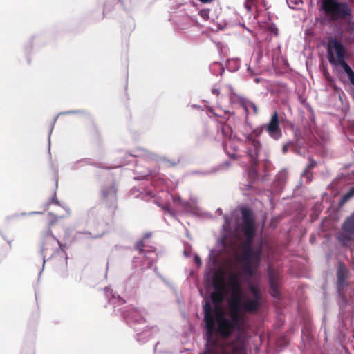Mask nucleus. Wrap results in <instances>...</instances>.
<instances>
[{"instance_id":"f257e3e1","label":"nucleus","mask_w":354,"mask_h":354,"mask_svg":"<svg viewBox=\"0 0 354 354\" xmlns=\"http://www.w3.org/2000/svg\"><path fill=\"white\" fill-rule=\"evenodd\" d=\"M230 285L232 290L230 300V314L229 317L222 316L218 324V330L224 338H232L239 352H245L247 349V342L250 337L248 319L244 313H254L260 306L259 290L253 286H250L253 293L252 298L243 297L245 295L241 284L236 274L229 276Z\"/></svg>"},{"instance_id":"f03ea898","label":"nucleus","mask_w":354,"mask_h":354,"mask_svg":"<svg viewBox=\"0 0 354 354\" xmlns=\"http://www.w3.org/2000/svg\"><path fill=\"white\" fill-rule=\"evenodd\" d=\"M319 11L322 13L316 17L322 26L332 28L337 39L351 44L354 39V11L350 0H319Z\"/></svg>"},{"instance_id":"7ed1b4c3","label":"nucleus","mask_w":354,"mask_h":354,"mask_svg":"<svg viewBox=\"0 0 354 354\" xmlns=\"http://www.w3.org/2000/svg\"><path fill=\"white\" fill-rule=\"evenodd\" d=\"M280 120L277 111H274L272 114L268 123L259 126L254 129L252 134L245 136L248 142L246 148V154L249 158L250 166L248 167L247 172L250 181L243 185L245 188L244 190H251L253 188L252 183L259 178V174L258 171L259 166V153L261 149L262 145L257 137L260 136L263 130L266 129L268 135L275 140H279L281 136L280 129Z\"/></svg>"},{"instance_id":"20e7f679","label":"nucleus","mask_w":354,"mask_h":354,"mask_svg":"<svg viewBox=\"0 0 354 354\" xmlns=\"http://www.w3.org/2000/svg\"><path fill=\"white\" fill-rule=\"evenodd\" d=\"M106 297L109 304L114 307V313H120L127 324L136 333V338L140 344L146 343L152 336L157 333L158 328L156 326L149 327L145 318V309L134 306H127L123 308H117L125 304L126 301L122 298L110 287L104 288Z\"/></svg>"},{"instance_id":"39448f33","label":"nucleus","mask_w":354,"mask_h":354,"mask_svg":"<svg viewBox=\"0 0 354 354\" xmlns=\"http://www.w3.org/2000/svg\"><path fill=\"white\" fill-rule=\"evenodd\" d=\"M326 57L333 67L339 68L336 73L341 82L354 88V70L348 62L349 53L346 45L336 37H328Z\"/></svg>"},{"instance_id":"423d86ee","label":"nucleus","mask_w":354,"mask_h":354,"mask_svg":"<svg viewBox=\"0 0 354 354\" xmlns=\"http://www.w3.org/2000/svg\"><path fill=\"white\" fill-rule=\"evenodd\" d=\"M351 272L348 268L342 261H338L336 269V288L337 294V304L341 309L346 308L349 297L353 294V289L348 281Z\"/></svg>"},{"instance_id":"0eeeda50","label":"nucleus","mask_w":354,"mask_h":354,"mask_svg":"<svg viewBox=\"0 0 354 354\" xmlns=\"http://www.w3.org/2000/svg\"><path fill=\"white\" fill-rule=\"evenodd\" d=\"M223 253V249L212 248L209 250L206 259V268L205 272V279L212 283L215 288L220 281L218 273L220 267V257Z\"/></svg>"},{"instance_id":"6e6552de","label":"nucleus","mask_w":354,"mask_h":354,"mask_svg":"<svg viewBox=\"0 0 354 354\" xmlns=\"http://www.w3.org/2000/svg\"><path fill=\"white\" fill-rule=\"evenodd\" d=\"M203 311L204 314L203 322H205L203 338L205 340V349L201 354H214V349L209 347V344H214L213 329L215 324V317L211 312V304L209 301H203Z\"/></svg>"},{"instance_id":"1a4fd4ad","label":"nucleus","mask_w":354,"mask_h":354,"mask_svg":"<svg viewBox=\"0 0 354 354\" xmlns=\"http://www.w3.org/2000/svg\"><path fill=\"white\" fill-rule=\"evenodd\" d=\"M243 272L248 277H252L254 270L253 265L259 266L262 259V249L261 245L254 247H244L241 256Z\"/></svg>"},{"instance_id":"9d476101","label":"nucleus","mask_w":354,"mask_h":354,"mask_svg":"<svg viewBox=\"0 0 354 354\" xmlns=\"http://www.w3.org/2000/svg\"><path fill=\"white\" fill-rule=\"evenodd\" d=\"M142 158L147 160H154V161H162L166 163L167 167H175L179 162L180 160H171L166 157L160 156L155 153H153L146 149L138 147L131 151V153L127 155L126 158H124L123 164H134L136 162V158Z\"/></svg>"},{"instance_id":"9b49d317","label":"nucleus","mask_w":354,"mask_h":354,"mask_svg":"<svg viewBox=\"0 0 354 354\" xmlns=\"http://www.w3.org/2000/svg\"><path fill=\"white\" fill-rule=\"evenodd\" d=\"M306 144L312 145H320L319 141L314 138L313 140H310V138L304 136L303 131L301 129H297L294 131V138L292 140H289L282 147V153H286L289 149H291L295 153L301 154V148L304 147Z\"/></svg>"},{"instance_id":"f8f14e48","label":"nucleus","mask_w":354,"mask_h":354,"mask_svg":"<svg viewBox=\"0 0 354 354\" xmlns=\"http://www.w3.org/2000/svg\"><path fill=\"white\" fill-rule=\"evenodd\" d=\"M46 236L47 238V241H54V242H56L59 245V248L57 249H56V250L50 254L48 259L55 257L57 254H61L62 255V257H63V268H60V270H59V274L62 278L65 279L68 277V270L67 268L68 255H67V253L66 252V251L64 250V248H66V243L64 244L62 242H60L59 240L57 239V237L53 235L50 228H48L46 231Z\"/></svg>"},{"instance_id":"ddd939ff","label":"nucleus","mask_w":354,"mask_h":354,"mask_svg":"<svg viewBox=\"0 0 354 354\" xmlns=\"http://www.w3.org/2000/svg\"><path fill=\"white\" fill-rule=\"evenodd\" d=\"M101 194L102 198L109 207L116 208L117 188L113 179L108 184L102 186Z\"/></svg>"},{"instance_id":"4468645a","label":"nucleus","mask_w":354,"mask_h":354,"mask_svg":"<svg viewBox=\"0 0 354 354\" xmlns=\"http://www.w3.org/2000/svg\"><path fill=\"white\" fill-rule=\"evenodd\" d=\"M354 236V225L348 220L342 224V232L337 235V239L342 246L349 247Z\"/></svg>"},{"instance_id":"2eb2a0df","label":"nucleus","mask_w":354,"mask_h":354,"mask_svg":"<svg viewBox=\"0 0 354 354\" xmlns=\"http://www.w3.org/2000/svg\"><path fill=\"white\" fill-rule=\"evenodd\" d=\"M43 237V242L41 243L39 253L43 259V264H42V268L40 270L39 273L38 280L40 279L41 274L43 272V270L44 269L45 263L46 261V257L47 255V252L48 250H51L55 248V243L54 241H47V238L46 236V231L43 233L42 235Z\"/></svg>"},{"instance_id":"dca6fc26","label":"nucleus","mask_w":354,"mask_h":354,"mask_svg":"<svg viewBox=\"0 0 354 354\" xmlns=\"http://www.w3.org/2000/svg\"><path fill=\"white\" fill-rule=\"evenodd\" d=\"M241 213L242 218L241 228L254 227L253 213L251 209L248 207H243L241 209Z\"/></svg>"},{"instance_id":"f3484780","label":"nucleus","mask_w":354,"mask_h":354,"mask_svg":"<svg viewBox=\"0 0 354 354\" xmlns=\"http://www.w3.org/2000/svg\"><path fill=\"white\" fill-rule=\"evenodd\" d=\"M241 230L245 236V239L243 243L244 247H253V242L255 235V227H243Z\"/></svg>"},{"instance_id":"a211bd4d","label":"nucleus","mask_w":354,"mask_h":354,"mask_svg":"<svg viewBox=\"0 0 354 354\" xmlns=\"http://www.w3.org/2000/svg\"><path fill=\"white\" fill-rule=\"evenodd\" d=\"M141 189L134 187L131 189V194L134 195L135 197H140L144 201H148L154 197V194L151 190L144 192L141 191Z\"/></svg>"},{"instance_id":"6ab92c4d","label":"nucleus","mask_w":354,"mask_h":354,"mask_svg":"<svg viewBox=\"0 0 354 354\" xmlns=\"http://www.w3.org/2000/svg\"><path fill=\"white\" fill-rule=\"evenodd\" d=\"M133 174H135L134 179L136 180H145L146 178L149 176L151 174V171L148 168H142L140 166H136V169L133 170Z\"/></svg>"},{"instance_id":"aec40b11","label":"nucleus","mask_w":354,"mask_h":354,"mask_svg":"<svg viewBox=\"0 0 354 354\" xmlns=\"http://www.w3.org/2000/svg\"><path fill=\"white\" fill-rule=\"evenodd\" d=\"M37 37L32 35L31 36L27 41L25 43L24 46V52L26 57V61L28 64H30V55L32 53L33 48H34V41L36 39Z\"/></svg>"},{"instance_id":"412c9836","label":"nucleus","mask_w":354,"mask_h":354,"mask_svg":"<svg viewBox=\"0 0 354 354\" xmlns=\"http://www.w3.org/2000/svg\"><path fill=\"white\" fill-rule=\"evenodd\" d=\"M223 147L225 153L232 159H236L237 156L236 154V151H238V147L234 145L232 142H230L229 143H223Z\"/></svg>"},{"instance_id":"4be33fe9","label":"nucleus","mask_w":354,"mask_h":354,"mask_svg":"<svg viewBox=\"0 0 354 354\" xmlns=\"http://www.w3.org/2000/svg\"><path fill=\"white\" fill-rule=\"evenodd\" d=\"M354 197V186H351L348 190L342 194L339 198L337 206L339 208L342 207L348 201Z\"/></svg>"},{"instance_id":"5701e85b","label":"nucleus","mask_w":354,"mask_h":354,"mask_svg":"<svg viewBox=\"0 0 354 354\" xmlns=\"http://www.w3.org/2000/svg\"><path fill=\"white\" fill-rule=\"evenodd\" d=\"M286 182V176L284 173H279L273 183L274 189L277 192H281Z\"/></svg>"},{"instance_id":"b1692460","label":"nucleus","mask_w":354,"mask_h":354,"mask_svg":"<svg viewBox=\"0 0 354 354\" xmlns=\"http://www.w3.org/2000/svg\"><path fill=\"white\" fill-rule=\"evenodd\" d=\"M316 165H317V162L312 158L310 159L307 167L305 168V169L301 173V178H306V182H308V183L310 182L312 180V174H310L309 171L310 169H313Z\"/></svg>"},{"instance_id":"393cba45","label":"nucleus","mask_w":354,"mask_h":354,"mask_svg":"<svg viewBox=\"0 0 354 354\" xmlns=\"http://www.w3.org/2000/svg\"><path fill=\"white\" fill-rule=\"evenodd\" d=\"M89 160L86 158L78 160L75 162H71L68 165V167L70 170L75 171L84 167L85 165H89Z\"/></svg>"},{"instance_id":"a878e982","label":"nucleus","mask_w":354,"mask_h":354,"mask_svg":"<svg viewBox=\"0 0 354 354\" xmlns=\"http://www.w3.org/2000/svg\"><path fill=\"white\" fill-rule=\"evenodd\" d=\"M240 68V59L238 58L229 59L226 64V68L230 72H236Z\"/></svg>"},{"instance_id":"bb28decb","label":"nucleus","mask_w":354,"mask_h":354,"mask_svg":"<svg viewBox=\"0 0 354 354\" xmlns=\"http://www.w3.org/2000/svg\"><path fill=\"white\" fill-rule=\"evenodd\" d=\"M209 70L213 75L216 76L221 75L225 71L223 64L218 62L212 63L209 66Z\"/></svg>"},{"instance_id":"cd10ccee","label":"nucleus","mask_w":354,"mask_h":354,"mask_svg":"<svg viewBox=\"0 0 354 354\" xmlns=\"http://www.w3.org/2000/svg\"><path fill=\"white\" fill-rule=\"evenodd\" d=\"M239 100H240L241 104L244 108V109L245 110L246 112H248V108L251 107L253 109L254 113L255 114L257 113V106L252 101H250V100H249L245 97H242L239 98Z\"/></svg>"},{"instance_id":"c85d7f7f","label":"nucleus","mask_w":354,"mask_h":354,"mask_svg":"<svg viewBox=\"0 0 354 354\" xmlns=\"http://www.w3.org/2000/svg\"><path fill=\"white\" fill-rule=\"evenodd\" d=\"M218 131H221L222 135L225 138H228L233 132L232 127L225 123H221L220 126L218 127Z\"/></svg>"},{"instance_id":"c756f323","label":"nucleus","mask_w":354,"mask_h":354,"mask_svg":"<svg viewBox=\"0 0 354 354\" xmlns=\"http://www.w3.org/2000/svg\"><path fill=\"white\" fill-rule=\"evenodd\" d=\"M276 344L278 348H282L288 345L289 339L286 335L283 334L277 337Z\"/></svg>"},{"instance_id":"7c9ffc66","label":"nucleus","mask_w":354,"mask_h":354,"mask_svg":"<svg viewBox=\"0 0 354 354\" xmlns=\"http://www.w3.org/2000/svg\"><path fill=\"white\" fill-rule=\"evenodd\" d=\"M59 116V115H58V114H57L53 118V122H52L51 125H50V128L49 129V132H48V153H49V156H50V158H51V153H50V135H51V133L53 132V128H54V125L56 123L57 120Z\"/></svg>"},{"instance_id":"2f4dec72","label":"nucleus","mask_w":354,"mask_h":354,"mask_svg":"<svg viewBox=\"0 0 354 354\" xmlns=\"http://www.w3.org/2000/svg\"><path fill=\"white\" fill-rule=\"evenodd\" d=\"M71 114L87 115L88 113L84 110H70V111L59 112L58 113V115H71Z\"/></svg>"},{"instance_id":"473e14b6","label":"nucleus","mask_w":354,"mask_h":354,"mask_svg":"<svg viewBox=\"0 0 354 354\" xmlns=\"http://www.w3.org/2000/svg\"><path fill=\"white\" fill-rule=\"evenodd\" d=\"M231 165L230 161L226 160L221 164H220L218 167L212 169V172H216L219 170H225L227 169Z\"/></svg>"},{"instance_id":"72a5a7b5","label":"nucleus","mask_w":354,"mask_h":354,"mask_svg":"<svg viewBox=\"0 0 354 354\" xmlns=\"http://www.w3.org/2000/svg\"><path fill=\"white\" fill-rule=\"evenodd\" d=\"M180 205L183 207V209L189 212H192L195 207L191 205V203L188 201H183L180 202Z\"/></svg>"},{"instance_id":"f704fd0d","label":"nucleus","mask_w":354,"mask_h":354,"mask_svg":"<svg viewBox=\"0 0 354 354\" xmlns=\"http://www.w3.org/2000/svg\"><path fill=\"white\" fill-rule=\"evenodd\" d=\"M225 239L226 236L223 234L222 236L218 238L216 241V246H220L219 249H223V252L225 250Z\"/></svg>"},{"instance_id":"c9c22d12","label":"nucleus","mask_w":354,"mask_h":354,"mask_svg":"<svg viewBox=\"0 0 354 354\" xmlns=\"http://www.w3.org/2000/svg\"><path fill=\"white\" fill-rule=\"evenodd\" d=\"M81 235H85L86 236V238H88V237H91V238H93V239H96V238H98V237H100L101 235L100 234H97V235H94V236H91V233H88L87 232H78L76 233V234L75 235V239H80L81 238Z\"/></svg>"},{"instance_id":"e433bc0d","label":"nucleus","mask_w":354,"mask_h":354,"mask_svg":"<svg viewBox=\"0 0 354 354\" xmlns=\"http://www.w3.org/2000/svg\"><path fill=\"white\" fill-rule=\"evenodd\" d=\"M165 212L169 213L171 215H173L174 213L171 209V204L169 203H166L164 205H158Z\"/></svg>"},{"instance_id":"4c0bfd02","label":"nucleus","mask_w":354,"mask_h":354,"mask_svg":"<svg viewBox=\"0 0 354 354\" xmlns=\"http://www.w3.org/2000/svg\"><path fill=\"white\" fill-rule=\"evenodd\" d=\"M209 9H201L198 14L204 20H207L209 19Z\"/></svg>"},{"instance_id":"58836bf2","label":"nucleus","mask_w":354,"mask_h":354,"mask_svg":"<svg viewBox=\"0 0 354 354\" xmlns=\"http://www.w3.org/2000/svg\"><path fill=\"white\" fill-rule=\"evenodd\" d=\"M28 216V212H21V214H14L12 215L8 216L6 217V219L8 221H10L11 219H14L16 218H18L19 216Z\"/></svg>"},{"instance_id":"ea45409f","label":"nucleus","mask_w":354,"mask_h":354,"mask_svg":"<svg viewBox=\"0 0 354 354\" xmlns=\"http://www.w3.org/2000/svg\"><path fill=\"white\" fill-rule=\"evenodd\" d=\"M51 203H55L57 205H60L59 201H58V199L56 196V194H55L53 195V196H52L50 200L48 203H46L45 206L47 207V206L50 205Z\"/></svg>"},{"instance_id":"a19ab883","label":"nucleus","mask_w":354,"mask_h":354,"mask_svg":"<svg viewBox=\"0 0 354 354\" xmlns=\"http://www.w3.org/2000/svg\"><path fill=\"white\" fill-rule=\"evenodd\" d=\"M145 246L144 242L142 240H140L136 242L135 245V248L136 250H138L140 253L144 251L143 248Z\"/></svg>"},{"instance_id":"79ce46f5","label":"nucleus","mask_w":354,"mask_h":354,"mask_svg":"<svg viewBox=\"0 0 354 354\" xmlns=\"http://www.w3.org/2000/svg\"><path fill=\"white\" fill-rule=\"evenodd\" d=\"M194 263L197 267H201L202 265V260L198 254H195L194 256Z\"/></svg>"},{"instance_id":"37998d69","label":"nucleus","mask_w":354,"mask_h":354,"mask_svg":"<svg viewBox=\"0 0 354 354\" xmlns=\"http://www.w3.org/2000/svg\"><path fill=\"white\" fill-rule=\"evenodd\" d=\"M223 218L224 220V223L223 225V228L225 230L226 226L230 224V217L227 214H224L223 216Z\"/></svg>"},{"instance_id":"c03bdc74","label":"nucleus","mask_w":354,"mask_h":354,"mask_svg":"<svg viewBox=\"0 0 354 354\" xmlns=\"http://www.w3.org/2000/svg\"><path fill=\"white\" fill-rule=\"evenodd\" d=\"M211 173H213L212 170V171H199V170H196V171H194L192 172V174H198V175H208V174H209Z\"/></svg>"},{"instance_id":"a18cd8bd","label":"nucleus","mask_w":354,"mask_h":354,"mask_svg":"<svg viewBox=\"0 0 354 354\" xmlns=\"http://www.w3.org/2000/svg\"><path fill=\"white\" fill-rule=\"evenodd\" d=\"M172 200L174 203H178L179 204L182 202V198L180 196L174 195L172 196Z\"/></svg>"},{"instance_id":"49530a36","label":"nucleus","mask_w":354,"mask_h":354,"mask_svg":"<svg viewBox=\"0 0 354 354\" xmlns=\"http://www.w3.org/2000/svg\"><path fill=\"white\" fill-rule=\"evenodd\" d=\"M199 293H200L201 297H202L204 299L203 301H208L212 304V301L214 299L213 297H211V300H207V299H205V295L204 294L202 289H199ZM203 304V302H202V304Z\"/></svg>"},{"instance_id":"de8ad7c7","label":"nucleus","mask_w":354,"mask_h":354,"mask_svg":"<svg viewBox=\"0 0 354 354\" xmlns=\"http://www.w3.org/2000/svg\"><path fill=\"white\" fill-rule=\"evenodd\" d=\"M228 138L230 140V142L234 141V140H239V138L237 137V136L236 134H234L233 132L232 133V134H230V136L228 137Z\"/></svg>"},{"instance_id":"09e8293b","label":"nucleus","mask_w":354,"mask_h":354,"mask_svg":"<svg viewBox=\"0 0 354 354\" xmlns=\"http://www.w3.org/2000/svg\"><path fill=\"white\" fill-rule=\"evenodd\" d=\"M44 212L41 211H33L28 212V216L42 214Z\"/></svg>"},{"instance_id":"8fccbe9b","label":"nucleus","mask_w":354,"mask_h":354,"mask_svg":"<svg viewBox=\"0 0 354 354\" xmlns=\"http://www.w3.org/2000/svg\"><path fill=\"white\" fill-rule=\"evenodd\" d=\"M271 31L272 32L274 33L276 35L278 34V28H277V26L273 24L271 27Z\"/></svg>"},{"instance_id":"3c124183","label":"nucleus","mask_w":354,"mask_h":354,"mask_svg":"<svg viewBox=\"0 0 354 354\" xmlns=\"http://www.w3.org/2000/svg\"><path fill=\"white\" fill-rule=\"evenodd\" d=\"M191 108L192 109H197V110H201L202 109V106L201 105H198V104H192L190 105Z\"/></svg>"},{"instance_id":"603ef678","label":"nucleus","mask_w":354,"mask_h":354,"mask_svg":"<svg viewBox=\"0 0 354 354\" xmlns=\"http://www.w3.org/2000/svg\"><path fill=\"white\" fill-rule=\"evenodd\" d=\"M151 236V232H146L144 235H143V239H147L149 238H150Z\"/></svg>"},{"instance_id":"864d4df0","label":"nucleus","mask_w":354,"mask_h":354,"mask_svg":"<svg viewBox=\"0 0 354 354\" xmlns=\"http://www.w3.org/2000/svg\"><path fill=\"white\" fill-rule=\"evenodd\" d=\"M183 254L186 257H189L191 256V252L187 251V250H184Z\"/></svg>"},{"instance_id":"5fc2aeb1","label":"nucleus","mask_w":354,"mask_h":354,"mask_svg":"<svg viewBox=\"0 0 354 354\" xmlns=\"http://www.w3.org/2000/svg\"><path fill=\"white\" fill-rule=\"evenodd\" d=\"M158 276L162 280V281L166 283V284H169V283L167 281V280L163 277V276H162L160 274H158Z\"/></svg>"},{"instance_id":"6e6d98bb","label":"nucleus","mask_w":354,"mask_h":354,"mask_svg":"<svg viewBox=\"0 0 354 354\" xmlns=\"http://www.w3.org/2000/svg\"><path fill=\"white\" fill-rule=\"evenodd\" d=\"M2 237H3V239L4 240H6V241H7V243H8V245H10V247H11V245H12V242H11V241L8 240V239H6V237L3 234H2Z\"/></svg>"},{"instance_id":"4d7b16f0","label":"nucleus","mask_w":354,"mask_h":354,"mask_svg":"<svg viewBox=\"0 0 354 354\" xmlns=\"http://www.w3.org/2000/svg\"><path fill=\"white\" fill-rule=\"evenodd\" d=\"M212 92L213 94H215V95L219 94V90L217 89V88H213L212 90Z\"/></svg>"},{"instance_id":"13d9d810","label":"nucleus","mask_w":354,"mask_h":354,"mask_svg":"<svg viewBox=\"0 0 354 354\" xmlns=\"http://www.w3.org/2000/svg\"><path fill=\"white\" fill-rule=\"evenodd\" d=\"M199 1L203 3H208L212 2L213 0H199Z\"/></svg>"},{"instance_id":"bf43d9fd","label":"nucleus","mask_w":354,"mask_h":354,"mask_svg":"<svg viewBox=\"0 0 354 354\" xmlns=\"http://www.w3.org/2000/svg\"><path fill=\"white\" fill-rule=\"evenodd\" d=\"M216 212L218 213L219 214H223V210L221 208H218L216 210Z\"/></svg>"},{"instance_id":"052dcab7","label":"nucleus","mask_w":354,"mask_h":354,"mask_svg":"<svg viewBox=\"0 0 354 354\" xmlns=\"http://www.w3.org/2000/svg\"><path fill=\"white\" fill-rule=\"evenodd\" d=\"M299 0H290V2L295 5H297L299 3Z\"/></svg>"},{"instance_id":"680f3d73","label":"nucleus","mask_w":354,"mask_h":354,"mask_svg":"<svg viewBox=\"0 0 354 354\" xmlns=\"http://www.w3.org/2000/svg\"><path fill=\"white\" fill-rule=\"evenodd\" d=\"M247 70H248V71L250 72L251 74L253 73L252 68L250 66H248Z\"/></svg>"},{"instance_id":"e2e57ef3","label":"nucleus","mask_w":354,"mask_h":354,"mask_svg":"<svg viewBox=\"0 0 354 354\" xmlns=\"http://www.w3.org/2000/svg\"><path fill=\"white\" fill-rule=\"evenodd\" d=\"M241 26H243L245 29L247 30L248 32H250V30L248 28H247L244 24H242Z\"/></svg>"},{"instance_id":"0e129e2a","label":"nucleus","mask_w":354,"mask_h":354,"mask_svg":"<svg viewBox=\"0 0 354 354\" xmlns=\"http://www.w3.org/2000/svg\"><path fill=\"white\" fill-rule=\"evenodd\" d=\"M314 239H315V238H314L313 235H310V242H313V240H314Z\"/></svg>"},{"instance_id":"69168bd1","label":"nucleus","mask_w":354,"mask_h":354,"mask_svg":"<svg viewBox=\"0 0 354 354\" xmlns=\"http://www.w3.org/2000/svg\"><path fill=\"white\" fill-rule=\"evenodd\" d=\"M153 270H154V272H155L157 274H160V273L158 272V268H157V267L154 268Z\"/></svg>"},{"instance_id":"338daca9","label":"nucleus","mask_w":354,"mask_h":354,"mask_svg":"<svg viewBox=\"0 0 354 354\" xmlns=\"http://www.w3.org/2000/svg\"><path fill=\"white\" fill-rule=\"evenodd\" d=\"M159 344V342H157L155 345V347H154V351H156V348H157V346L158 344Z\"/></svg>"},{"instance_id":"774afa93","label":"nucleus","mask_w":354,"mask_h":354,"mask_svg":"<svg viewBox=\"0 0 354 354\" xmlns=\"http://www.w3.org/2000/svg\"><path fill=\"white\" fill-rule=\"evenodd\" d=\"M255 82H257V83H258V82H260V79H259V78H258V77H257V78H256V79H255Z\"/></svg>"}]
</instances>
